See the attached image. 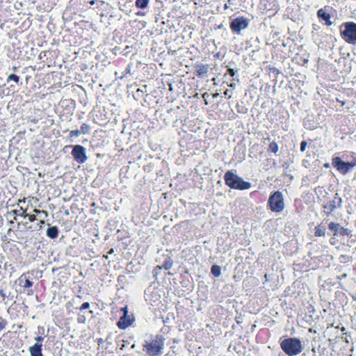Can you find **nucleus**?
Instances as JSON below:
<instances>
[{
	"label": "nucleus",
	"instance_id": "48",
	"mask_svg": "<svg viewBox=\"0 0 356 356\" xmlns=\"http://www.w3.org/2000/svg\"><path fill=\"white\" fill-rule=\"evenodd\" d=\"M323 166L325 168H329L330 165L329 163H325Z\"/></svg>",
	"mask_w": 356,
	"mask_h": 356
},
{
	"label": "nucleus",
	"instance_id": "36",
	"mask_svg": "<svg viewBox=\"0 0 356 356\" xmlns=\"http://www.w3.org/2000/svg\"><path fill=\"white\" fill-rule=\"evenodd\" d=\"M35 340L36 341V343H41V342L44 340V337L42 336H37L35 338Z\"/></svg>",
	"mask_w": 356,
	"mask_h": 356
},
{
	"label": "nucleus",
	"instance_id": "29",
	"mask_svg": "<svg viewBox=\"0 0 356 356\" xmlns=\"http://www.w3.org/2000/svg\"><path fill=\"white\" fill-rule=\"evenodd\" d=\"M147 88V86H143V88H138L136 92V95H138V96H140L141 95H143L144 93V90L143 89H146Z\"/></svg>",
	"mask_w": 356,
	"mask_h": 356
},
{
	"label": "nucleus",
	"instance_id": "45",
	"mask_svg": "<svg viewBox=\"0 0 356 356\" xmlns=\"http://www.w3.org/2000/svg\"><path fill=\"white\" fill-rule=\"evenodd\" d=\"M348 276L347 273H343L341 276L339 277V279H345Z\"/></svg>",
	"mask_w": 356,
	"mask_h": 356
},
{
	"label": "nucleus",
	"instance_id": "28",
	"mask_svg": "<svg viewBox=\"0 0 356 356\" xmlns=\"http://www.w3.org/2000/svg\"><path fill=\"white\" fill-rule=\"evenodd\" d=\"M33 286V282L29 279H26L25 282L24 284V287L30 288Z\"/></svg>",
	"mask_w": 356,
	"mask_h": 356
},
{
	"label": "nucleus",
	"instance_id": "25",
	"mask_svg": "<svg viewBox=\"0 0 356 356\" xmlns=\"http://www.w3.org/2000/svg\"><path fill=\"white\" fill-rule=\"evenodd\" d=\"M351 260V257L348 256V255H346V254H341L340 257H339V261L341 263H344V262H348Z\"/></svg>",
	"mask_w": 356,
	"mask_h": 356
},
{
	"label": "nucleus",
	"instance_id": "5",
	"mask_svg": "<svg viewBox=\"0 0 356 356\" xmlns=\"http://www.w3.org/2000/svg\"><path fill=\"white\" fill-rule=\"evenodd\" d=\"M341 38L348 43L356 44V23L347 22L339 26Z\"/></svg>",
	"mask_w": 356,
	"mask_h": 356
},
{
	"label": "nucleus",
	"instance_id": "15",
	"mask_svg": "<svg viewBox=\"0 0 356 356\" xmlns=\"http://www.w3.org/2000/svg\"><path fill=\"white\" fill-rule=\"evenodd\" d=\"M325 234V226L321 223L315 227V236H323Z\"/></svg>",
	"mask_w": 356,
	"mask_h": 356
},
{
	"label": "nucleus",
	"instance_id": "60",
	"mask_svg": "<svg viewBox=\"0 0 356 356\" xmlns=\"http://www.w3.org/2000/svg\"><path fill=\"white\" fill-rule=\"evenodd\" d=\"M92 206L95 207V203H92Z\"/></svg>",
	"mask_w": 356,
	"mask_h": 356
},
{
	"label": "nucleus",
	"instance_id": "24",
	"mask_svg": "<svg viewBox=\"0 0 356 356\" xmlns=\"http://www.w3.org/2000/svg\"><path fill=\"white\" fill-rule=\"evenodd\" d=\"M90 129V126L88 124L83 123L81 126L80 131L82 134H87L89 133Z\"/></svg>",
	"mask_w": 356,
	"mask_h": 356
},
{
	"label": "nucleus",
	"instance_id": "35",
	"mask_svg": "<svg viewBox=\"0 0 356 356\" xmlns=\"http://www.w3.org/2000/svg\"><path fill=\"white\" fill-rule=\"evenodd\" d=\"M227 74H229L231 76H234L235 75V70L232 68H228Z\"/></svg>",
	"mask_w": 356,
	"mask_h": 356
},
{
	"label": "nucleus",
	"instance_id": "6",
	"mask_svg": "<svg viewBox=\"0 0 356 356\" xmlns=\"http://www.w3.org/2000/svg\"><path fill=\"white\" fill-rule=\"evenodd\" d=\"M268 204L273 212L280 213L284 209V202L282 192L275 191L270 195Z\"/></svg>",
	"mask_w": 356,
	"mask_h": 356
},
{
	"label": "nucleus",
	"instance_id": "49",
	"mask_svg": "<svg viewBox=\"0 0 356 356\" xmlns=\"http://www.w3.org/2000/svg\"><path fill=\"white\" fill-rule=\"evenodd\" d=\"M3 322H7L4 318H3L1 316H0V325L3 323Z\"/></svg>",
	"mask_w": 356,
	"mask_h": 356
},
{
	"label": "nucleus",
	"instance_id": "53",
	"mask_svg": "<svg viewBox=\"0 0 356 356\" xmlns=\"http://www.w3.org/2000/svg\"><path fill=\"white\" fill-rule=\"evenodd\" d=\"M95 0H92V1H90V5H94V4H95Z\"/></svg>",
	"mask_w": 356,
	"mask_h": 356
},
{
	"label": "nucleus",
	"instance_id": "11",
	"mask_svg": "<svg viewBox=\"0 0 356 356\" xmlns=\"http://www.w3.org/2000/svg\"><path fill=\"white\" fill-rule=\"evenodd\" d=\"M331 9L332 7L330 6H325L317 11V17L320 19L324 21L327 26H331L332 24V22L330 20L331 16L330 14Z\"/></svg>",
	"mask_w": 356,
	"mask_h": 356
},
{
	"label": "nucleus",
	"instance_id": "37",
	"mask_svg": "<svg viewBox=\"0 0 356 356\" xmlns=\"http://www.w3.org/2000/svg\"><path fill=\"white\" fill-rule=\"evenodd\" d=\"M86 321V317L84 316H79L78 318V322L81 323H84Z\"/></svg>",
	"mask_w": 356,
	"mask_h": 356
},
{
	"label": "nucleus",
	"instance_id": "22",
	"mask_svg": "<svg viewBox=\"0 0 356 356\" xmlns=\"http://www.w3.org/2000/svg\"><path fill=\"white\" fill-rule=\"evenodd\" d=\"M11 81L18 83L19 81V76L15 74H11L8 76L7 82L9 83Z\"/></svg>",
	"mask_w": 356,
	"mask_h": 356
},
{
	"label": "nucleus",
	"instance_id": "13",
	"mask_svg": "<svg viewBox=\"0 0 356 356\" xmlns=\"http://www.w3.org/2000/svg\"><path fill=\"white\" fill-rule=\"evenodd\" d=\"M31 356H43L42 344L35 343L29 349Z\"/></svg>",
	"mask_w": 356,
	"mask_h": 356
},
{
	"label": "nucleus",
	"instance_id": "9",
	"mask_svg": "<svg viewBox=\"0 0 356 356\" xmlns=\"http://www.w3.org/2000/svg\"><path fill=\"white\" fill-rule=\"evenodd\" d=\"M342 207V200L338 193H335L333 198L322 205L324 212L329 216L332 211Z\"/></svg>",
	"mask_w": 356,
	"mask_h": 356
},
{
	"label": "nucleus",
	"instance_id": "4",
	"mask_svg": "<svg viewBox=\"0 0 356 356\" xmlns=\"http://www.w3.org/2000/svg\"><path fill=\"white\" fill-rule=\"evenodd\" d=\"M351 161H344L343 157L335 156L332 159V165L341 175H346L356 166V154L351 153Z\"/></svg>",
	"mask_w": 356,
	"mask_h": 356
},
{
	"label": "nucleus",
	"instance_id": "51",
	"mask_svg": "<svg viewBox=\"0 0 356 356\" xmlns=\"http://www.w3.org/2000/svg\"><path fill=\"white\" fill-rule=\"evenodd\" d=\"M114 252V250L113 248H111L108 252V254H111Z\"/></svg>",
	"mask_w": 356,
	"mask_h": 356
},
{
	"label": "nucleus",
	"instance_id": "17",
	"mask_svg": "<svg viewBox=\"0 0 356 356\" xmlns=\"http://www.w3.org/2000/svg\"><path fill=\"white\" fill-rule=\"evenodd\" d=\"M149 0H136L135 6L137 8L145 9L147 7Z\"/></svg>",
	"mask_w": 356,
	"mask_h": 356
},
{
	"label": "nucleus",
	"instance_id": "12",
	"mask_svg": "<svg viewBox=\"0 0 356 356\" xmlns=\"http://www.w3.org/2000/svg\"><path fill=\"white\" fill-rule=\"evenodd\" d=\"M194 67L195 70L196 75L199 78H204L208 72L209 65H204L201 63H197L195 64Z\"/></svg>",
	"mask_w": 356,
	"mask_h": 356
},
{
	"label": "nucleus",
	"instance_id": "33",
	"mask_svg": "<svg viewBox=\"0 0 356 356\" xmlns=\"http://www.w3.org/2000/svg\"><path fill=\"white\" fill-rule=\"evenodd\" d=\"M10 214H13L14 216V220H16V216H19L22 214V213H19V211L18 210H13L10 212Z\"/></svg>",
	"mask_w": 356,
	"mask_h": 356
},
{
	"label": "nucleus",
	"instance_id": "23",
	"mask_svg": "<svg viewBox=\"0 0 356 356\" xmlns=\"http://www.w3.org/2000/svg\"><path fill=\"white\" fill-rule=\"evenodd\" d=\"M278 145L276 142L273 141L270 143L268 150L273 153H277L278 151Z\"/></svg>",
	"mask_w": 356,
	"mask_h": 356
},
{
	"label": "nucleus",
	"instance_id": "44",
	"mask_svg": "<svg viewBox=\"0 0 356 356\" xmlns=\"http://www.w3.org/2000/svg\"><path fill=\"white\" fill-rule=\"evenodd\" d=\"M136 15L138 16H145V13L144 12H142V11H138L136 13Z\"/></svg>",
	"mask_w": 356,
	"mask_h": 356
},
{
	"label": "nucleus",
	"instance_id": "26",
	"mask_svg": "<svg viewBox=\"0 0 356 356\" xmlns=\"http://www.w3.org/2000/svg\"><path fill=\"white\" fill-rule=\"evenodd\" d=\"M269 71L270 72L274 74L275 77H277V75L281 73L280 70H279L275 67H269Z\"/></svg>",
	"mask_w": 356,
	"mask_h": 356
},
{
	"label": "nucleus",
	"instance_id": "57",
	"mask_svg": "<svg viewBox=\"0 0 356 356\" xmlns=\"http://www.w3.org/2000/svg\"><path fill=\"white\" fill-rule=\"evenodd\" d=\"M129 46H127V47H125L124 50H125V51H126V50H128V49H129Z\"/></svg>",
	"mask_w": 356,
	"mask_h": 356
},
{
	"label": "nucleus",
	"instance_id": "50",
	"mask_svg": "<svg viewBox=\"0 0 356 356\" xmlns=\"http://www.w3.org/2000/svg\"><path fill=\"white\" fill-rule=\"evenodd\" d=\"M234 0H228V3H229V4H230V5H233V4H234Z\"/></svg>",
	"mask_w": 356,
	"mask_h": 356
},
{
	"label": "nucleus",
	"instance_id": "40",
	"mask_svg": "<svg viewBox=\"0 0 356 356\" xmlns=\"http://www.w3.org/2000/svg\"><path fill=\"white\" fill-rule=\"evenodd\" d=\"M7 325V322H3L0 325V331L3 330Z\"/></svg>",
	"mask_w": 356,
	"mask_h": 356
},
{
	"label": "nucleus",
	"instance_id": "18",
	"mask_svg": "<svg viewBox=\"0 0 356 356\" xmlns=\"http://www.w3.org/2000/svg\"><path fill=\"white\" fill-rule=\"evenodd\" d=\"M211 273L214 277H219L221 275V268L218 265H213L211 268Z\"/></svg>",
	"mask_w": 356,
	"mask_h": 356
},
{
	"label": "nucleus",
	"instance_id": "55",
	"mask_svg": "<svg viewBox=\"0 0 356 356\" xmlns=\"http://www.w3.org/2000/svg\"><path fill=\"white\" fill-rule=\"evenodd\" d=\"M229 8V6H228L227 3H225V9H227V8Z\"/></svg>",
	"mask_w": 356,
	"mask_h": 356
},
{
	"label": "nucleus",
	"instance_id": "32",
	"mask_svg": "<svg viewBox=\"0 0 356 356\" xmlns=\"http://www.w3.org/2000/svg\"><path fill=\"white\" fill-rule=\"evenodd\" d=\"M34 212L37 214H44L45 217L47 216L48 213L46 211L44 210H38V209H34Z\"/></svg>",
	"mask_w": 356,
	"mask_h": 356
},
{
	"label": "nucleus",
	"instance_id": "31",
	"mask_svg": "<svg viewBox=\"0 0 356 356\" xmlns=\"http://www.w3.org/2000/svg\"><path fill=\"white\" fill-rule=\"evenodd\" d=\"M307 142L305 140H302L300 143V151L305 152L306 147H307Z\"/></svg>",
	"mask_w": 356,
	"mask_h": 356
},
{
	"label": "nucleus",
	"instance_id": "2",
	"mask_svg": "<svg viewBox=\"0 0 356 356\" xmlns=\"http://www.w3.org/2000/svg\"><path fill=\"white\" fill-rule=\"evenodd\" d=\"M225 184L232 189L243 191L251 188V183L245 181L232 170H227L224 175Z\"/></svg>",
	"mask_w": 356,
	"mask_h": 356
},
{
	"label": "nucleus",
	"instance_id": "20",
	"mask_svg": "<svg viewBox=\"0 0 356 356\" xmlns=\"http://www.w3.org/2000/svg\"><path fill=\"white\" fill-rule=\"evenodd\" d=\"M20 210H22V213L20 215V216H22L23 218L28 217L29 218V220L30 222H33V221H35L36 220V216L35 215H29V214L26 213V211H24L22 207L20 208Z\"/></svg>",
	"mask_w": 356,
	"mask_h": 356
},
{
	"label": "nucleus",
	"instance_id": "41",
	"mask_svg": "<svg viewBox=\"0 0 356 356\" xmlns=\"http://www.w3.org/2000/svg\"><path fill=\"white\" fill-rule=\"evenodd\" d=\"M44 224V220H40L39 223H38V225L40 226L39 227V229H41L42 227V225Z\"/></svg>",
	"mask_w": 356,
	"mask_h": 356
},
{
	"label": "nucleus",
	"instance_id": "42",
	"mask_svg": "<svg viewBox=\"0 0 356 356\" xmlns=\"http://www.w3.org/2000/svg\"><path fill=\"white\" fill-rule=\"evenodd\" d=\"M44 331V329L43 327H40V326L38 327V332L40 334H43Z\"/></svg>",
	"mask_w": 356,
	"mask_h": 356
},
{
	"label": "nucleus",
	"instance_id": "30",
	"mask_svg": "<svg viewBox=\"0 0 356 356\" xmlns=\"http://www.w3.org/2000/svg\"><path fill=\"white\" fill-rule=\"evenodd\" d=\"M90 305L88 302H83L81 307H80V310L82 311V310H84V309H87L90 307Z\"/></svg>",
	"mask_w": 356,
	"mask_h": 356
},
{
	"label": "nucleus",
	"instance_id": "59",
	"mask_svg": "<svg viewBox=\"0 0 356 356\" xmlns=\"http://www.w3.org/2000/svg\"><path fill=\"white\" fill-rule=\"evenodd\" d=\"M265 278H266V280L267 281L268 277H267L266 274L265 275Z\"/></svg>",
	"mask_w": 356,
	"mask_h": 356
},
{
	"label": "nucleus",
	"instance_id": "46",
	"mask_svg": "<svg viewBox=\"0 0 356 356\" xmlns=\"http://www.w3.org/2000/svg\"><path fill=\"white\" fill-rule=\"evenodd\" d=\"M202 97L203 98L206 99L207 97H209V94L208 92H204L203 95H202Z\"/></svg>",
	"mask_w": 356,
	"mask_h": 356
},
{
	"label": "nucleus",
	"instance_id": "54",
	"mask_svg": "<svg viewBox=\"0 0 356 356\" xmlns=\"http://www.w3.org/2000/svg\"><path fill=\"white\" fill-rule=\"evenodd\" d=\"M230 87H234L235 86V83H232L230 85H229Z\"/></svg>",
	"mask_w": 356,
	"mask_h": 356
},
{
	"label": "nucleus",
	"instance_id": "39",
	"mask_svg": "<svg viewBox=\"0 0 356 356\" xmlns=\"http://www.w3.org/2000/svg\"><path fill=\"white\" fill-rule=\"evenodd\" d=\"M125 278V276L124 275H120L118 277V283H120V282H122L123 280H124Z\"/></svg>",
	"mask_w": 356,
	"mask_h": 356
},
{
	"label": "nucleus",
	"instance_id": "34",
	"mask_svg": "<svg viewBox=\"0 0 356 356\" xmlns=\"http://www.w3.org/2000/svg\"><path fill=\"white\" fill-rule=\"evenodd\" d=\"M232 92L228 89H227L225 92H224V95L225 96H227L228 97V99H230L232 97Z\"/></svg>",
	"mask_w": 356,
	"mask_h": 356
},
{
	"label": "nucleus",
	"instance_id": "38",
	"mask_svg": "<svg viewBox=\"0 0 356 356\" xmlns=\"http://www.w3.org/2000/svg\"><path fill=\"white\" fill-rule=\"evenodd\" d=\"M0 296H1L3 300H4L6 297L7 296L6 294L3 292V290L2 289H0Z\"/></svg>",
	"mask_w": 356,
	"mask_h": 356
},
{
	"label": "nucleus",
	"instance_id": "10",
	"mask_svg": "<svg viewBox=\"0 0 356 356\" xmlns=\"http://www.w3.org/2000/svg\"><path fill=\"white\" fill-rule=\"evenodd\" d=\"M124 312L123 316L120 317L119 321L117 325L120 329H126L129 326L131 325L133 323L134 318L133 314H129L127 311V307H124L122 309Z\"/></svg>",
	"mask_w": 356,
	"mask_h": 356
},
{
	"label": "nucleus",
	"instance_id": "1",
	"mask_svg": "<svg viewBox=\"0 0 356 356\" xmlns=\"http://www.w3.org/2000/svg\"><path fill=\"white\" fill-rule=\"evenodd\" d=\"M165 339L161 334L150 335L143 345L149 356H161L163 353Z\"/></svg>",
	"mask_w": 356,
	"mask_h": 356
},
{
	"label": "nucleus",
	"instance_id": "21",
	"mask_svg": "<svg viewBox=\"0 0 356 356\" xmlns=\"http://www.w3.org/2000/svg\"><path fill=\"white\" fill-rule=\"evenodd\" d=\"M351 233V231L347 228L343 227L340 225L339 229V236H349Z\"/></svg>",
	"mask_w": 356,
	"mask_h": 356
},
{
	"label": "nucleus",
	"instance_id": "3",
	"mask_svg": "<svg viewBox=\"0 0 356 356\" xmlns=\"http://www.w3.org/2000/svg\"><path fill=\"white\" fill-rule=\"evenodd\" d=\"M280 345L283 352L288 356H296L303 349L302 341L296 337H286L280 341Z\"/></svg>",
	"mask_w": 356,
	"mask_h": 356
},
{
	"label": "nucleus",
	"instance_id": "14",
	"mask_svg": "<svg viewBox=\"0 0 356 356\" xmlns=\"http://www.w3.org/2000/svg\"><path fill=\"white\" fill-rule=\"evenodd\" d=\"M47 236L51 238H56L58 236V228L57 226L49 227L46 232Z\"/></svg>",
	"mask_w": 356,
	"mask_h": 356
},
{
	"label": "nucleus",
	"instance_id": "16",
	"mask_svg": "<svg viewBox=\"0 0 356 356\" xmlns=\"http://www.w3.org/2000/svg\"><path fill=\"white\" fill-rule=\"evenodd\" d=\"M340 227L339 223H336L334 222H330L328 224V228L333 232L334 236H339V229Z\"/></svg>",
	"mask_w": 356,
	"mask_h": 356
},
{
	"label": "nucleus",
	"instance_id": "27",
	"mask_svg": "<svg viewBox=\"0 0 356 356\" xmlns=\"http://www.w3.org/2000/svg\"><path fill=\"white\" fill-rule=\"evenodd\" d=\"M81 134L80 130H78V129H76V130H72V131H70V137H78V136H79Z\"/></svg>",
	"mask_w": 356,
	"mask_h": 356
},
{
	"label": "nucleus",
	"instance_id": "58",
	"mask_svg": "<svg viewBox=\"0 0 356 356\" xmlns=\"http://www.w3.org/2000/svg\"><path fill=\"white\" fill-rule=\"evenodd\" d=\"M221 183H222V182H221V181H220V180H219V181L217 182V184H221Z\"/></svg>",
	"mask_w": 356,
	"mask_h": 356
},
{
	"label": "nucleus",
	"instance_id": "47",
	"mask_svg": "<svg viewBox=\"0 0 356 356\" xmlns=\"http://www.w3.org/2000/svg\"><path fill=\"white\" fill-rule=\"evenodd\" d=\"M219 95H220L218 92H216V93L213 94V98L216 99V98L218 97Z\"/></svg>",
	"mask_w": 356,
	"mask_h": 356
},
{
	"label": "nucleus",
	"instance_id": "7",
	"mask_svg": "<svg viewBox=\"0 0 356 356\" xmlns=\"http://www.w3.org/2000/svg\"><path fill=\"white\" fill-rule=\"evenodd\" d=\"M65 148H72V155L78 163H83L87 159L86 148L81 145H66Z\"/></svg>",
	"mask_w": 356,
	"mask_h": 356
},
{
	"label": "nucleus",
	"instance_id": "8",
	"mask_svg": "<svg viewBox=\"0 0 356 356\" xmlns=\"http://www.w3.org/2000/svg\"><path fill=\"white\" fill-rule=\"evenodd\" d=\"M249 24V19L239 16L231 20L229 26L232 32L239 34L242 30L248 27Z\"/></svg>",
	"mask_w": 356,
	"mask_h": 356
},
{
	"label": "nucleus",
	"instance_id": "43",
	"mask_svg": "<svg viewBox=\"0 0 356 356\" xmlns=\"http://www.w3.org/2000/svg\"><path fill=\"white\" fill-rule=\"evenodd\" d=\"M44 331V329L43 327H40V326L38 327V332L40 334H43Z\"/></svg>",
	"mask_w": 356,
	"mask_h": 356
},
{
	"label": "nucleus",
	"instance_id": "19",
	"mask_svg": "<svg viewBox=\"0 0 356 356\" xmlns=\"http://www.w3.org/2000/svg\"><path fill=\"white\" fill-rule=\"evenodd\" d=\"M173 266V261L171 259L170 257H168L165 259L164 261V263L163 264V268L165 270L170 269Z\"/></svg>",
	"mask_w": 356,
	"mask_h": 356
},
{
	"label": "nucleus",
	"instance_id": "56",
	"mask_svg": "<svg viewBox=\"0 0 356 356\" xmlns=\"http://www.w3.org/2000/svg\"><path fill=\"white\" fill-rule=\"evenodd\" d=\"M104 257L106 259H108V255H104Z\"/></svg>",
	"mask_w": 356,
	"mask_h": 356
},
{
	"label": "nucleus",
	"instance_id": "52",
	"mask_svg": "<svg viewBox=\"0 0 356 356\" xmlns=\"http://www.w3.org/2000/svg\"><path fill=\"white\" fill-rule=\"evenodd\" d=\"M24 226L25 227V228H26V229H30L31 228V226H30V227H27V222H25V223L24 224Z\"/></svg>",
	"mask_w": 356,
	"mask_h": 356
}]
</instances>
